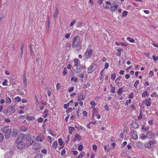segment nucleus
I'll return each instance as SVG.
<instances>
[{"instance_id": "14", "label": "nucleus", "mask_w": 158, "mask_h": 158, "mask_svg": "<svg viewBox=\"0 0 158 158\" xmlns=\"http://www.w3.org/2000/svg\"><path fill=\"white\" fill-rule=\"evenodd\" d=\"M33 45L31 44H30L29 46V48L30 50V55L31 56H36V55L35 54V52H34V51L32 50V46Z\"/></svg>"}, {"instance_id": "11", "label": "nucleus", "mask_w": 158, "mask_h": 158, "mask_svg": "<svg viewBox=\"0 0 158 158\" xmlns=\"http://www.w3.org/2000/svg\"><path fill=\"white\" fill-rule=\"evenodd\" d=\"M111 5L112 6H111L110 7V9L111 11L112 12L116 10L118 8V6L117 5L116 3H115L114 2L113 3H112Z\"/></svg>"}, {"instance_id": "60", "label": "nucleus", "mask_w": 158, "mask_h": 158, "mask_svg": "<svg viewBox=\"0 0 158 158\" xmlns=\"http://www.w3.org/2000/svg\"><path fill=\"white\" fill-rule=\"evenodd\" d=\"M84 156V155L83 154H80L77 158H82Z\"/></svg>"}, {"instance_id": "10", "label": "nucleus", "mask_w": 158, "mask_h": 158, "mask_svg": "<svg viewBox=\"0 0 158 158\" xmlns=\"http://www.w3.org/2000/svg\"><path fill=\"white\" fill-rule=\"evenodd\" d=\"M79 67L78 68L77 67V68L75 70V72L76 73H77L80 72L82 69H85L86 68V67L85 65H80Z\"/></svg>"}, {"instance_id": "36", "label": "nucleus", "mask_w": 158, "mask_h": 158, "mask_svg": "<svg viewBox=\"0 0 158 158\" xmlns=\"http://www.w3.org/2000/svg\"><path fill=\"white\" fill-rule=\"evenodd\" d=\"M131 101V99H129L127 100L126 102L125 103V105L126 106H128V103H130Z\"/></svg>"}, {"instance_id": "25", "label": "nucleus", "mask_w": 158, "mask_h": 158, "mask_svg": "<svg viewBox=\"0 0 158 158\" xmlns=\"http://www.w3.org/2000/svg\"><path fill=\"white\" fill-rule=\"evenodd\" d=\"M74 128L73 127H70L69 128V133L71 134L74 131Z\"/></svg>"}, {"instance_id": "37", "label": "nucleus", "mask_w": 158, "mask_h": 158, "mask_svg": "<svg viewBox=\"0 0 158 158\" xmlns=\"http://www.w3.org/2000/svg\"><path fill=\"white\" fill-rule=\"evenodd\" d=\"M15 101L19 102L21 101V98L19 97H17L15 98Z\"/></svg>"}, {"instance_id": "26", "label": "nucleus", "mask_w": 158, "mask_h": 158, "mask_svg": "<svg viewBox=\"0 0 158 158\" xmlns=\"http://www.w3.org/2000/svg\"><path fill=\"white\" fill-rule=\"evenodd\" d=\"M36 55L35 56V57H36V61L37 62H38L39 61V56L38 55L39 54V52H37V51H36Z\"/></svg>"}, {"instance_id": "13", "label": "nucleus", "mask_w": 158, "mask_h": 158, "mask_svg": "<svg viewBox=\"0 0 158 158\" xmlns=\"http://www.w3.org/2000/svg\"><path fill=\"white\" fill-rule=\"evenodd\" d=\"M59 10L58 8H56L55 9V12L54 14L53 15V17L54 19H55V20L57 17L58 15H59Z\"/></svg>"}, {"instance_id": "19", "label": "nucleus", "mask_w": 158, "mask_h": 158, "mask_svg": "<svg viewBox=\"0 0 158 158\" xmlns=\"http://www.w3.org/2000/svg\"><path fill=\"white\" fill-rule=\"evenodd\" d=\"M58 142L59 143V144L60 145V146H61L59 148L60 149H61L63 148V144L64 143H63V141L62 140V139H58Z\"/></svg>"}, {"instance_id": "56", "label": "nucleus", "mask_w": 158, "mask_h": 158, "mask_svg": "<svg viewBox=\"0 0 158 158\" xmlns=\"http://www.w3.org/2000/svg\"><path fill=\"white\" fill-rule=\"evenodd\" d=\"M122 76H118L117 78V79H116V81H119L122 78Z\"/></svg>"}, {"instance_id": "44", "label": "nucleus", "mask_w": 158, "mask_h": 158, "mask_svg": "<svg viewBox=\"0 0 158 158\" xmlns=\"http://www.w3.org/2000/svg\"><path fill=\"white\" fill-rule=\"evenodd\" d=\"M67 71L66 68H64V70L63 71V75L65 76L67 74Z\"/></svg>"}, {"instance_id": "43", "label": "nucleus", "mask_w": 158, "mask_h": 158, "mask_svg": "<svg viewBox=\"0 0 158 158\" xmlns=\"http://www.w3.org/2000/svg\"><path fill=\"white\" fill-rule=\"evenodd\" d=\"M82 23L81 22H79L77 23V26L78 27H79L81 26Z\"/></svg>"}, {"instance_id": "20", "label": "nucleus", "mask_w": 158, "mask_h": 158, "mask_svg": "<svg viewBox=\"0 0 158 158\" xmlns=\"http://www.w3.org/2000/svg\"><path fill=\"white\" fill-rule=\"evenodd\" d=\"M74 62L75 64L74 66L76 67H78L79 66V64H80V61L78 59H75Z\"/></svg>"}, {"instance_id": "40", "label": "nucleus", "mask_w": 158, "mask_h": 158, "mask_svg": "<svg viewBox=\"0 0 158 158\" xmlns=\"http://www.w3.org/2000/svg\"><path fill=\"white\" fill-rule=\"evenodd\" d=\"M83 149V146L82 145H80L78 147V150L80 151H81Z\"/></svg>"}, {"instance_id": "29", "label": "nucleus", "mask_w": 158, "mask_h": 158, "mask_svg": "<svg viewBox=\"0 0 158 158\" xmlns=\"http://www.w3.org/2000/svg\"><path fill=\"white\" fill-rule=\"evenodd\" d=\"M122 88H119L118 91L117 93L118 95H120L123 92Z\"/></svg>"}, {"instance_id": "3", "label": "nucleus", "mask_w": 158, "mask_h": 158, "mask_svg": "<svg viewBox=\"0 0 158 158\" xmlns=\"http://www.w3.org/2000/svg\"><path fill=\"white\" fill-rule=\"evenodd\" d=\"M43 139H38L35 140V142L33 145V148L37 151V152H39L41 147L39 141H42Z\"/></svg>"}, {"instance_id": "30", "label": "nucleus", "mask_w": 158, "mask_h": 158, "mask_svg": "<svg viewBox=\"0 0 158 158\" xmlns=\"http://www.w3.org/2000/svg\"><path fill=\"white\" fill-rule=\"evenodd\" d=\"M132 138H138V135L136 133L133 132L132 133Z\"/></svg>"}, {"instance_id": "57", "label": "nucleus", "mask_w": 158, "mask_h": 158, "mask_svg": "<svg viewBox=\"0 0 158 158\" xmlns=\"http://www.w3.org/2000/svg\"><path fill=\"white\" fill-rule=\"evenodd\" d=\"M72 110V108L71 107L68 108L66 110L67 113H69Z\"/></svg>"}, {"instance_id": "22", "label": "nucleus", "mask_w": 158, "mask_h": 158, "mask_svg": "<svg viewBox=\"0 0 158 158\" xmlns=\"http://www.w3.org/2000/svg\"><path fill=\"white\" fill-rule=\"evenodd\" d=\"M71 46V43L68 42L66 44V49L67 50H69L70 49Z\"/></svg>"}, {"instance_id": "58", "label": "nucleus", "mask_w": 158, "mask_h": 158, "mask_svg": "<svg viewBox=\"0 0 158 158\" xmlns=\"http://www.w3.org/2000/svg\"><path fill=\"white\" fill-rule=\"evenodd\" d=\"M104 107L105 110L107 111H108L109 110V107L107 105H106L104 106Z\"/></svg>"}, {"instance_id": "4", "label": "nucleus", "mask_w": 158, "mask_h": 158, "mask_svg": "<svg viewBox=\"0 0 158 158\" xmlns=\"http://www.w3.org/2000/svg\"><path fill=\"white\" fill-rule=\"evenodd\" d=\"M25 140L23 141L21 139H17L16 142L17 143V146L18 149H21L24 148L25 145Z\"/></svg>"}, {"instance_id": "47", "label": "nucleus", "mask_w": 158, "mask_h": 158, "mask_svg": "<svg viewBox=\"0 0 158 158\" xmlns=\"http://www.w3.org/2000/svg\"><path fill=\"white\" fill-rule=\"evenodd\" d=\"M14 137H15L17 134V132L16 131H13L12 133Z\"/></svg>"}, {"instance_id": "63", "label": "nucleus", "mask_w": 158, "mask_h": 158, "mask_svg": "<svg viewBox=\"0 0 158 158\" xmlns=\"http://www.w3.org/2000/svg\"><path fill=\"white\" fill-rule=\"evenodd\" d=\"M65 150L64 149H63L62 151L61 152V155H64L65 153Z\"/></svg>"}, {"instance_id": "52", "label": "nucleus", "mask_w": 158, "mask_h": 158, "mask_svg": "<svg viewBox=\"0 0 158 158\" xmlns=\"http://www.w3.org/2000/svg\"><path fill=\"white\" fill-rule=\"evenodd\" d=\"M109 64L107 63H106L105 65L104 66V69H108L109 67Z\"/></svg>"}, {"instance_id": "24", "label": "nucleus", "mask_w": 158, "mask_h": 158, "mask_svg": "<svg viewBox=\"0 0 158 158\" xmlns=\"http://www.w3.org/2000/svg\"><path fill=\"white\" fill-rule=\"evenodd\" d=\"M58 146V143L56 141L54 142L52 144V147L55 149Z\"/></svg>"}, {"instance_id": "2", "label": "nucleus", "mask_w": 158, "mask_h": 158, "mask_svg": "<svg viewBox=\"0 0 158 158\" xmlns=\"http://www.w3.org/2000/svg\"><path fill=\"white\" fill-rule=\"evenodd\" d=\"M1 131L4 134L5 138H9L10 135L11 130H9V127L6 126L1 129Z\"/></svg>"}, {"instance_id": "62", "label": "nucleus", "mask_w": 158, "mask_h": 158, "mask_svg": "<svg viewBox=\"0 0 158 158\" xmlns=\"http://www.w3.org/2000/svg\"><path fill=\"white\" fill-rule=\"evenodd\" d=\"M70 36V35L69 34H67L65 35V38L66 39L69 38Z\"/></svg>"}, {"instance_id": "31", "label": "nucleus", "mask_w": 158, "mask_h": 158, "mask_svg": "<svg viewBox=\"0 0 158 158\" xmlns=\"http://www.w3.org/2000/svg\"><path fill=\"white\" fill-rule=\"evenodd\" d=\"M26 118H27V119L28 120H33L35 119V118L34 117L31 116V117H30L29 116H27Z\"/></svg>"}, {"instance_id": "51", "label": "nucleus", "mask_w": 158, "mask_h": 158, "mask_svg": "<svg viewBox=\"0 0 158 158\" xmlns=\"http://www.w3.org/2000/svg\"><path fill=\"white\" fill-rule=\"evenodd\" d=\"M134 97V96L133 94V93H131L129 95V98L131 99H132Z\"/></svg>"}, {"instance_id": "32", "label": "nucleus", "mask_w": 158, "mask_h": 158, "mask_svg": "<svg viewBox=\"0 0 158 158\" xmlns=\"http://www.w3.org/2000/svg\"><path fill=\"white\" fill-rule=\"evenodd\" d=\"M35 158H42V155L40 153H38L36 155Z\"/></svg>"}, {"instance_id": "55", "label": "nucleus", "mask_w": 158, "mask_h": 158, "mask_svg": "<svg viewBox=\"0 0 158 158\" xmlns=\"http://www.w3.org/2000/svg\"><path fill=\"white\" fill-rule=\"evenodd\" d=\"M90 104L92 105V107H93V106H95L96 105V104L94 102H91L90 103Z\"/></svg>"}, {"instance_id": "59", "label": "nucleus", "mask_w": 158, "mask_h": 158, "mask_svg": "<svg viewBox=\"0 0 158 158\" xmlns=\"http://www.w3.org/2000/svg\"><path fill=\"white\" fill-rule=\"evenodd\" d=\"M115 87H112L111 88V92L113 93H114L115 92Z\"/></svg>"}, {"instance_id": "53", "label": "nucleus", "mask_w": 158, "mask_h": 158, "mask_svg": "<svg viewBox=\"0 0 158 158\" xmlns=\"http://www.w3.org/2000/svg\"><path fill=\"white\" fill-rule=\"evenodd\" d=\"M69 103H68V104H64V108L65 109H66L69 106Z\"/></svg>"}, {"instance_id": "39", "label": "nucleus", "mask_w": 158, "mask_h": 158, "mask_svg": "<svg viewBox=\"0 0 158 158\" xmlns=\"http://www.w3.org/2000/svg\"><path fill=\"white\" fill-rule=\"evenodd\" d=\"M151 97L155 96L158 97V94L156 95V93L155 92H153L150 95Z\"/></svg>"}, {"instance_id": "46", "label": "nucleus", "mask_w": 158, "mask_h": 158, "mask_svg": "<svg viewBox=\"0 0 158 158\" xmlns=\"http://www.w3.org/2000/svg\"><path fill=\"white\" fill-rule=\"evenodd\" d=\"M60 83H57L56 86V89L57 90H59L60 89Z\"/></svg>"}, {"instance_id": "12", "label": "nucleus", "mask_w": 158, "mask_h": 158, "mask_svg": "<svg viewBox=\"0 0 158 158\" xmlns=\"http://www.w3.org/2000/svg\"><path fill=\"white\" fill-rule=\"evenodd\" d=\"M146 136L148 138H152L155 137V135L152 132L148 131L147 133Z\"/></svg>"}, {"instance_id": "33", "label": "nucleus", "mask_w": 158, "mask_h": 158, "mask_svg": "<svg viewBox=\"0 0 158 158\" xmlns=\"http://www.w3.org/2000/svg\"><path fill=\"white\" fill-rule=\"evenodd\" d=\"M116 74L114 73L112 74H111V79L113 80H114L115 79V78H116Z\"/></svg>"}, {"instance_id": "7", "label": "nucleus", "mask_w": 158, "mask_h": 158, "mask_svg": "<svg viewBox=\"0 0 158 158\" xmlns=\"http://www.w3.org/2000/svg\"><path fill=\"white\" fill-rule=\"evenodd\" d=\"M35 140H36V139H27L25 142L26 145L27 147L30 146L32 144L35 143Z\"/></svg>"}, {"instance_id": "16", "label": "nucleus", "mask_w": 158, "mask_h": 158, "mask_svg": "<svg viewBox=\"0 0 158 158\" xmlns=\"http://www.w3.org/2000/svg\"><path fill=\"white\" fill-rule=\"evenodd\" d=\"M85 98V96L84 95L83 93L81 94L80 95H79L78 97L77 100L78 101L81 100H83Z\"/></svg>"}, {"instance_id": "45", "label": "nucleus", "mask_w": 158, "mask_h": 158, "mask_svg": "<svg viewBox=\"0 0 158 158\" xmlns=\"http://www.w3.org/2000/svg\"><path fill=\"white\" fill-rule=\"evenodd\" d=\"M7 80L6 79L4 80V81L2 83V84L3 85H8L6 84L7 83Z\"/></svg>"}, {"instance_id": "8", "label": "nucleus", "mask_w": 158, "mask_h": 158, "mask_svg": "<svg viewBox=\"0 0 158 158\" xmlns=\"http://www.w3.org/2000/svg\"><path fill=\"white\" fill-rule=\"evenodd\" d=\"M151 99L150 98L144 100L142 102L144 104L147 106H150L151 104Z\"/></svg>"}, {"instance_id": "15", "label": "nucleus", "mask_w": 158, "mask_h": 158, "mask_svg": "<svg viewBox=\"0 0 158 158\" xmlns=\"http://www.w3.org/2000/svg\"><path fill=\"white\" fill-rule=\"evenodd\" d=\"M23 82L24 83L25 86L26 87L27 85V79L26 78V73H24L23 75Z\"/></svg>"}, {"instance_id": "34", "label": "nucleus", "mask_w": 158, "mask_h": 158, "mask_svg": "<svg viewBox=\"0 0 158 158\" xmlns=\"http://www.w3.org/2000/svg\"><path fill=\"white\" fill-rule=\"evenodd\" d=\"M139 81L138 80H137L135 82V83L134 85V87L135 88H137V85L139 84Z\"/></svg>"}, {"instance_id": "42", "label": "nucleus", "mask_w": 158, "mask_h": 158, "mask_svg": "<svg viewBox=\"0 0 158 158\" xmlns=\"http://www.w3.org/2000/svg\"><path fill=\"white\" fill-rule=\"evenodd\" d=\"M76 21V20L75 19H74L72 20L70 23V26H72L75 23Z\"/></svg>"}, {"instance_id": "17", "label": "nucleus", "mask_w": 158, "mask_h": 158, "mask_svg": "<svg viewBox=\"0 0 158 158\" xmlns=\"http://www.w3.org/2000/svg\"><path fill=\"white\" fill-rule=\"evenodd\" d=\"M132 127L135 129H137L139 127V124L135 122H133L132 123Z\"/></svg>"}, {"instance_id": "6", "label": "nucleus", "mask_w": 158, "mask_h": 158, "mask_svg": "<svg viewBox=\"0 0 158 158\" xmlns=\"http://www.w3.org/2000/svg\"><path fill=\"white\" fill-rule=\"evenodd\" d=\"M92 49L87 50L85 52L84 56L86 59L90 58L92 53Z\"/></svg>"}, {"instance_id": "5", "label": "nucleus", "mask_w": 158, "mask_h": 158, "mask_svg": "<svg viewBox=\"0 0 158 158\" xmlns=\"http://www.w3.org/2000/svg\"><path fill=\"white\" fill-rule=\"evenodd\" d=\"M15 106L14 105H12L8 107L7 110L10 114L15 112Z\"/></svg>"}, {"instance_id": "21", "label": "nucleus", "mask_w": 158, "mask_h": 158, "mask_svg": "<svg viewBox=\"0 0 158 158\" xmlns=\"http://www.w3.org/2000/svg\"><path fill=\"white\" fill-rule=\"evenodd\" d=\"M149 128L148 127H147L145 128H144V126H143L141 128V131H142L143 132H147L148 131L149 129Z\"/></svg>"}, {"instance_id": "9", "label": "nucleus", "mask_w": 158, "mask_h": 158, "mask_svg": "<svg viewBox=\"0 0 158 158\" xmlns=\"http://www.w3.org/2000/svg\"><path fill=\"white\" fill-rule=\"evenodd\" d=\"M156 141L155 140H153L152 141H150L144 144V146L148 148H151L152 146L155 143Z\"/></svg>"}, {"instance_id": "64", "label": "nucleus", "mask_w": 158, "mask_h": 158, "mask_svg": "<svg viewBox=\"0 0 158 158\" xmlns=\"http://www.w3.org/2000/svg\"><path fill=\"white\" fill-rule=\"evenodd\" d=\"M83 114L85 116H86L87 115V113L85 111H84L83 112Z\"/></svg>"}, {"instance_id": "18", "label": "nucleus", "mask_w": 158, "mask_h": 158, "mask_svg": "<svg viewBox=\"0 0 158 158\" xmlns=\"http://www.w3.org/2000/svg\"><path fill=\"white\" fill-rule=\"evenodd\" d=\"M94 64H92L91 65H90L89 67H88V69L87 72L89 73H91L93 69L94 68Z\"/></svg>"}, {"instance_id": "54", "label": "nucleus", "mask_w": 158, "mask_h": 158, "mask_svg": "<svg viewBox=\"0 0 158 158\" xmlns=\"http://www.w3.org/2000/svg\"><path fill=\"white\" fill-rule=\"evenodd\" d=\"M43 119L42 118H39L37 121L39 123H41L43 121Z\"/></svg>"}, {"instance_id": "27", "label": "nucleus", "mask_w": 158, "mask_h": 158, "mask_svg": "<svg viewBox=\"0 0 158 158\" xmlns=\"http://www.w3.org/2000/svg\"><path fill=\"white\" fill-rule=\"evenodd\" d=\"M127 40L129 41L131 43H134L135 42V40L133 39L130 37H127Z\"/></svg>"}, {"instance_id": "35", "label": "nucleus", "mask_w": 158, "mask_h": 158, "mask_svg": "<svg viewBox=\"0 0 158 158\" xmlns=\"http://www.w3.org/2000/svg\"><path fill=\"white\" fill-rule=\"evenodd\" d=\"M6 102L8 104H10L11 102V100L9 97H7Z\"/></svg>"}, {"instance_id": "61", "label": "nucleus", "mask_w": 158, "mask_h": 158, "mask_svg": "<svg viewBox=\"0 0 158 158\" xmlns=\"http://www.w3.org/2000/svg\"><path fill=\"white\" fill-rule=\"evenodd\" d=\"M73 80H74V82H76L77 81V78H75L74 79H73V77H72L71 78V81H73Z\"/></svg>"}, {"instance_id": "48", "label": "nucleus", "mask_w": 158, "mask_h": 158, "mask_svg": "<svg viewBox=\"0 0 158 158\" xmlns=\"http://www.w3.org/2000/svg\"><path fill=\"white\" fill-rule=\"evenodd\" d=\"M127 144V142H124L123 144L121 145V146L122 148H124L125 146Z\"/></svg>"}, {"instance_id": "38", "label": "nucleus", "mask_w": 158, "mask_h": 158, "mask_svg": "<svg viewBox=\"0 0 158 158\" xmlns=\"http://www.w3.org/2000/svg\"><path fill=\"white\" fill-rule=\"evenodd\" d=\"M127 13L128 12L127 11H124L122 13V15L123 17H125L127 15Z\"/></svg>"}, {"instance_id": "1", "label": "nucleus", "mask_w": 158, "mask_h": 158, "mask_svg": "<svg viewBox=\"0 0 158 158\" xmlns=\"http://www.w3.org/2000/svg\"><path fill=\"white\" fill-rule=\"evenodd\" d=\"M81 42L79 36L77 35H76L75 37L73 40L72 46L73 48H75L77 46H81Z\"/></svg>"}, {"instance_id": "28", "label": "nucleus", "mask_w": 158, "mask_h": 158, "mask_svg": "<svg viewBox=\"0 0 158 158\" xmlns=\"http://www.w3.org/2000/svg\"><path fill=\"white\" fill-rule=\"evenodd\" d=\"M20 130L22 131L25 132L27 130V128L26 127L24 126L20 128Z\"/></svg>"}, {"instance_id": "23", "label": "nucleus", "mask_w": 158, "mask_h": 158, "mask_svg": "<svg viewBox=\"0 0 158 158\" xmlns=\"http://www.w3.org/2000/svg\"><path fill=\"white\" fill-rule=\"evenodd\" d=\"M148 95V93L147 91H144L142 94V97H145Z\"/></svg>"}, {"instance_id": "41", "label": "nucleus", "mask_w": 158, "mask_h": 158, "mask_svg": "<svg viewBox=\"0 0 158 158\" xmlns=\"http://www.w3.org/2000/svg\"><path fill=\"white\" fill-rule=\"evenodd\" d=\"M92 149L95 151H96L97 149V147L95 145H93L92 146Z\"/></svg>"}, {"instance_id": "49", "label": "nucleus", "mask_w": 158, "mask_h": 158, "mask_svg": "<svg viewBox=\"0 0 158 158\" xmlns=\"http://www.w3.org/2000/svg\"><path fill=\"white\" fill-rule=\"evenodd\" d=\"M74 87H71L69 89L68 91L70 92L73 91L74 90Z\"/></svg>"}, {"instance_id": "50", "label": "nucleus", "mask_w": 158, "mask_h": 158, "mask_svg": "<svg viewBox=\"0 0 158 158\" xmlns=\"http://www.w3.org/2000/svg\"><path fill=\"white\" fill-rule=\"evenodd\" d=\"M19 94L22 95H23L25 94L24 92L22 90H19Z\"/></svg>"}]
</instances>
